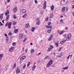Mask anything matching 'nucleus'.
Wrapping results in <instances>:
<instances>
[{"mask_svg": "<svg viewBox=\"0 0 74 74\" xmlns=\"http://www.w3.org/2000/svg\"><path fill=\"white\" fill-rule=\"evenodd\" d=\"M53 63V61L52 60H50L48 63L47 64V67H49L51 64H52Z\"/></svg>", "mask_w": 74, "mask_h": 74, "instance_id": "obj_1", "label": "nucleus"}, {"mask_svg": "<svg viewBox=\"0 0 74 74\" xmlns=\"http://www.w3.org/2000/svg\"><path fill=\"white\" fill-rule=\"evenodd\" d=\"M9 14V11L8 10L7 11V12H5V14L6 16V21H8V19L9 18V15L8 14Z\"/></svg>", "mask_w": 74, "mask_h": 74, "instance_id": "obj_2", "label": "nucleus"}, {"mask_svg": "<svg viewBox=\"0 0 74 74\" xmlns=\"http://www.w3.org/2000/svg\"><path fill=\"white\" fill-rule=\"evenodd\" d=\"M71 34H69L68 36L66 38V40L67 41H69V40L71 38Z\"/></svg>", "mask_w": 74, "mask_h": 74, "instance_id": "obj_3", "label": "nucleus"}, {"mask_svg": "<svg viewBox=\"0 0 74 74\" xmlns=\"http://www.w3.org/2000/svg\"><path fill=\"white\" fill-rule=\"evenodd\" d=\"M46 8H47V5H46V1H45L43 4V10L45 9Z\"/></svg>", "mask_w": 74, "mask_h": 74, "instance_id": "obj_4", "label": "nucleus"}, {"mask_svg": "<svg viewBox=\"0 0 74 74\" xmlns=\"http://www.w3.org/2000/svg\"><path fill=\"white\" fill-rule=\"evenodd\" d=\"M30 27V25H29V24L27 23L25 25V28H26V29H28Z\"/></svg>", "mask_w": 74, "mask_h": 74, "instance_id": "obj_5", "label": "nucleus"}, {"mask_svg": "<svg viewBox=\"0 0 74 74\" xmlns=\"http://www.w3.org/2000/svg\"><path fill=\"white\" fill-rule=\"evenodd\" d=\"M12 25V24L11 23L9 22L8 25V29H11V25Z\"/></svg>", "mask_w": 74, "mask_h": 74, "instance_id": "obj_6", "label": "nucleus"}, {"mask_svg": "<svg viewBox=\"0 0 74 74\" xmlns=\"http://www.w3.org/2000/svg\"><path fill=\"white\" fill-rule=\"evenodd\" d=\"M16 72L17 74L20 73V69L19 68H17L16 69Z\"/></svg>", "mask_w": 74, "mask_h": 74, "instance_id": "obj_7", "label": "nucleus"}, {"mask_svg": "<svg viewBox=\"0 0 74 74\" xmlns=\"http://www.w3.org/2000/svg\"><path fill=\"white\" fill-rule=\"evenodd\" d=\"M26 58V56H23L22 57V58H21L20 59L21 60H23L24 59H25Z\"/></svg>", "mask_w": 74, "mask_h": 74, "instance_id": "obj_8", "label": "nucleus"}, {"mask_svg": "<svg viewBox=\"0 0 74 74\" xmlns=\"http://www.w3.org/2000/svg\"><path fill=\"white\" fill-rule=\"evenodd\" d=\"M14 49V47H11V48L9 49V51L10 52H12Z\"/></svg>", "mask_w": 74, "mask_h": 74, "instance_id": "obj_9", "label": "nucleus"}, {"mask_svg": "<svg viewBox=\"0 0 74 74\" xmlns=\"http://www.w3.org/2000/svg\"><path fill=\"white\" fill-rule=\"evenodd\" d=\"M23 38V34H21L19 35V38H20V39H21V38Z\"/></svg>", "mask_w": 74, "mask_h": 74, "instance_id": "obj_10", "label": "nucleus"}, {"mask_svg": "<svg viewBox=\"0 0 74 74\" xmlns=\"http://www.w3.org/2000/svg\"><path fill=\"white\" fill-rule=\"evenodd\" d=\"M66 9V7H63L62 9H61L62 12H64L65 11V10Z\"/></svg>", "mask_w": 74, "mask_h": 74, "instance_id": "obj_11", "label": "nucleus"}, {"mask_svg": "<svg viewBox=\"0 0 74 74\" xmlns=\"http://www.w3.org/2000/svg\"><path fill=\"white\" fill-rule=\"evenodd\" d=\"M17 7H15L13 9V11L14 12H16V11H17Z\"/></svg>", "mask_w": 74, "mask_h": 74, "instance_id": "obj_12", "label": "nucleus"}, {"mask_svg": "<svg viewBox=\"0 0 74 74\" xmlns=\"http://www.w3.org/2000/svg\"><path fill=\"white\" fill-rule=\"evenodd\" d=\"M3 18V14H2L0 15V19H2Z\"/></svg>", "mask_w": 74, "mask_h": 74, "instance_id": "obj_13", "label": "nucleus"}, {"mask_svg": "<svg viewBox=\"0 0 74 74\" xmlns=\"http://www.w3.org/2000/svg\"><path fill=\"white\" fill-rule=\"evenodd\" d=\"M46 27L47 28H48V29H49V28L52 29V26L47 25L46 26Z\"/></svg>", "mask_w": 74, "mask_h": 74, "instance_id": "obj_14", "label": "nucleus"}, {"mask_svg": "<svg viewBox=\"0 0 74 74\" xmlns=\"http://www.w3.org/2000/svg\"><path fill=\"white\" fill-rule=\"evenodd\" d=\"M40 23H41V22L40 20H39V21H38L36 22V24L37 25H39L40 24Z\"/></svg>", "mask_w": 74, "mask_h": 74, "instance_id": "obj_15", "label": "nucleus"}, {"mask_svg": "<svg viewBox=\"0 0 74 74\" xmlns=\"http://www.w3.org/2000/svg\"><path fill=\"white\" fill-rule=\"evenodd\" d=\"M34 52V50L33 49H32L31 50V53L32 54H33Z\"/></svg>", "mask_w": 74, "mask_h": 74, "instance_id": "obj_16", "label": "nucleus"}, {"mask_svg": "<svg viewBox=\"0 0 74 74\" xmlns=\"http://www.w3.org/2000/svg\"><path fill=\"white\" fill-rule=\"evenodd\" d=\"M18 32V29H16L14 30V33H17Z\"/></svg>", "mask_w": 74, "mask_h": 74, "instance_id": "obj_17", "label": "nucleus"}, {"mask_svg": "<svg viewBox=\"0 0 74 74\" xmlns=\"http://www.w3.org/2000/svg\"><path fill=\"white\" fill-rule=\"evenodd\" d=\"M51 10H54V6L53 5H52V6L51 7Z\"/></svg>", "mask_w": 74, "mask_h": 74, "instance_id": "obj_18", "label": "nucleus"}, {"mask_svg": "<svg viewBox=\"0 0 74 74\" xmlns=\"http://www.w3.org/2000/svg\"><path fill=\"white\" fill-rule=\"evenodd\" d=\"M27 16V14L26 13L24 14V15L23 16V18H25V17H26Z\"/></svg>", "mask_w": 74, "mask_h": 74, "instance_id": "obj_19", "label": "nucleus"}, {"mask_svg": "<svg viewBox=\"0 0 74 74\" xmlns=\"http://www.w3.org/2000/svg\"><path fill=\"white\" fill-rule=\"evenodd\" d=\"M53 16V14H51L50 15V18H51Z\"/></svg>", "mask_w": 74, "mask_h": 74, "instance_id": "obj_20", "label": "nucleus"}, {"mask_svg": "<svg viewBox=\"0 0 74 74\" xmlns=\"http://www.w3.org/2000/svg\"><path fill=\"white\" fill-rule=\"evenodd\" d=\"M26 12V10H22V12L23 13H25Z\"/></svg>", "mask_w": 74, "mask_h": 74, "instance_id": "obj_21", "label": "nucleus"}, {"mask_svg": "<svg viewBox=\"0 0 74 74\" xmlns=\"http://www.w3.org/2000/svg\"><path fill=\"white\" fill-rule=\"evenodd\" d=\"M3 57V54H0V60L2 59V57Z\"/></svg>", "mask_w": 74, "mask_h": 74, "instance_id": "obj_22", "label": "nucleus"}, {"mask_svg": "<svg viewBox=\"0 0 74 74\" xmlns=\"http://www.w3.org/2000/svg\"><path fill=\"white\" fill-rule=\"evenodd\" d=\"M36 69V66L34 65L33 66L32 69V70H34V69Z\"/></svg>", "mask_w": 74, "mask_h": 74, "instance_id": "obj_23", "label": "nucleus"}, {"mask_svg": "<svg viewBox=\"0 0 74 74\" xmlns=\"http://www.w3.org/2000/svg\"><path fill=\"white\" fill-rule=\"evenodd\" d=\"M55 45L56 47H58V46L59 45V43H56Z\"/></svg>", "mask_w": 74, "mask_h": 74, "instance_id": "obj_24", "label": "nucleus"}, {"mask_svg": "<svg viewBox=\"0 0 74 74\" xmlns=\"http://www.w3.org/2000/svg\"><path fill=\"white\" fill-rule=\"evenodd\" d=\"M49 56H46V57L44 58V60H45L46 59H47V58H49Z\"/></svg>", "mask_w": 74, "mask_h": 74, "instance_id": "obj_25", "label": "nucleus"}, {"mask_svg": "<svg viewBox=\"0 0 74 74\" xmlns=\"http://www.w3.org/2000/svg\"><path fill=\"white\" fill-rule=\"evenodd\" d=\"M13 17L14 19H16V15H13Z\"/></svg>", "mask_w": 74, "mask_h": 74, "instance_id": "obj_26", "label": "nucleus"}, {"mask_svg": "<svg viewBox=\"0 0 74 74\" xmlns=\"http://www.w3.org/2000/svg\"><path fill=\"white\" fill-rule=\"evenodd\" d=\"M16 22L13 21L12 24L14 25H16Z\"/></svg>", "mask_w": 74, "mask_h": 74, "instance_id": "obj_27", "label": "nucleus"}, {"mask_svg": "<svg viewBox=\"0 0 74 74\" xmlns=\"http://www.w3.org/2000/svg\"><path fill=\"white\" fill-rule=\"evenodd\" d=\"M51 29H49L47 31V33H51Z\"/></svg>", "mask_w": 74, "mask_h": 74, "instance_id": "obj_28", "label": "nucleus"}, {"mask_svg": "<svg viewBox=\"0 0 74 74\" xmlns=\"http://www.w3.org/2000/svg\"><path fill=\"white\" fill-rule=\"evenodd\" d=\"M27 64V67H29V66H30V62H29Z\"/></svg>", "mask_w": 74, "mask_h": 74, "instance_id": "obj_29", "label": "nucleus"}, {"mask_svg": "<svg viewBox=\"0 0 74 74\" xmlns=\"http://www.w3.org/2000/svg\"><path fill=\"white\" fill-rule=\"evenodd\" d=\"M68 68H69V66H67V67H66L64 68L63 69H64V70H66L67 69H68Z\"/></svg>", "mask_w": 74, "mask_h": 74, "instance_id": "obj_30", "label": "nucleus"}, {"mask_svg": "<svg viewBox=\"0 0 74 74\" xmlns=\"http://www.w3.org/2000/svg\"><path fill=\"white\" fill-rule=\"evenodd\" d=\"M60 23H63V19H61L60 20Z\"/></svg>", "mask_w": 74, "mask_h": 74, "instance_id": "obj_31", "label": "nucleus"}, {"mask_svg": "<svg viewBox=\"0 0 74 74\" xmlns=\"http://www.w3.org/2000/svg\"><path fill=\"white\" fill-rule=\"evenodd\" d=\"M31 30L32 32H34V27H33L31 29Z\"/></svg>", "mask_w": 74, "mask_h": 74, "instance_id": "obj_32", "label": "nucleus"}, {"mask_svg": "<svg viewBox=\"0 0 74 74\" xmlns=\"http://www.w3.org/2000/svg\"><path fill=\"white\" fill-rule=\"evenodd\" d=\"M64 32V31H61L60 32V34H62Z\"/></svg>", "mask_w": 74, "mask_h": 74, "instance_id": "obj_33", "label": "nucleus"}, {"mask_svg": "<svg viewBox=\"0 0 74 74\" xmlns=\"http://www.w3.org/2000/svg\"><path fill=\"white\" fill-rule=\"evenodd\" d=\"M48 51L49 52L51 51V49L50 48H49L48 49Z\"/></svg>", "mask_w": 74, "mask_h": 74, "instance_id": "obj_34", "label": "nucleus"}, {"mask_svg": "<svg viewBox=\"0 0 74 74\" xmlns=\"http://www.w3.org/2000/svg\"><path fill=\"white\" fill-rule=\"evenodd\" d=\"M48 19H49V17H47L46 18V21H48Z\"/></svg>", "mask_w": 74, "mask_h": 74, "instance_id": "obj_35", "label": "nucleus"}, {"mask_svg": "<svg viewBox=\"0 0 74 74\" xmlns=\"http://www.w3.org/2000/svg\"><path fill=\"white\" fill-rule=\"evenodd\" d=\"M62 56V54H60V56H57V57L58 58H60V57H61Z\"/></svg>", "mask_w": 74, "mask_h": 74, "instance_id": "obj_36", "label": "nucleus"}, {"mask_svg": "<svg viewBox=\"0 0 74 74\" xmlns=\"http://www.w3.org/2000/svg\"><path fill=\"white\" fill-rule=\"evenodd\" d=\"M12 45H13V46H15V45H16V43H15V42H13L12 43Z\"/></svg>", "mask_w": 74, "mask_h": 74, "instance_id": "obj_37", "label": "nucleus"}, {"mask_svg": "<svg viewBox=\"0 0 74 74\" xmlns=\"http://www.w3.org/2000/svg\"><path fill=\"white\" fill-rule=\"evenodd\" d=\"M50 48L51 49H52V48H53V46L52 45L50 46Z\"/></svg>", "mask_w": 74, "mask_h": 74, "instance_id": "obj_38", "label": "nucleus"}, {"mask_svg": "<svg viewBox=\"0 0 74 74\" xmlns=\"http://www.w3.org/2000/svg\"><path fill=\"white\" fill-rule=\"evenodd\" d=\"M12 34V33H11V32H10L8 34V35L9 36H11V35Z\"/></svg>", "mask_w": 74, "mask_h": 74, "instance_id": "obj_39", "label": "nucleus"}, {"mask_svg": "<svg viewBox=\"0 0 74 74\" xmlns=\"http://www.w3.org/2000/svg\"><path fill=\"white\" fill-rule=\"evenodd\" d=\"M26 40H27V38H25L24 39V40L23 41V42H25V41Z\"/></svg>", "mask_w": 74, "mask_h": 74, "instance_id": "obj_40", "label": "nucleus"}, {"mask_svg": "<svg viewBox=\"0 0 74 74\" xmlns=\"http://www.w3.org/2000/svg\"><path fill=\"white\" fill-rule=\"evenodd\" d=\"M23 69H25V68H26V64H25L23 66Z\"/></svg>", "mask_w": 74, "mask_h": 74, "instance_id": "obj_41", "label": "nucleus"}, {"mask_svg": "<svg viewBox=\"0 0 74 74\" xmlns=\"http://www.w3.org/2000/svg\"><path fill=\"white\" fill-rule=\"evenodd\" d=\"M52 38H51L50 37V38H49L48 40L49 41H50L51 40H52Z\"/></svg>", "mask_w": 74, "mask_h": 74, "instance_id": "obj_42", "label": "nucleus"}, {"mask_svg": "<svg viewBox=\"0 0 74 74\" xmlns=\"http://www.w3.org/2000/svg\"><path fill=\"white\" fill-rule=\"evenodd\" d=\"M70 56H71H71H71V55H69V56L68 57H67V59H69V58H70Z\"/></svg>", "mask_w": 74, "mask_h": 74, "instance_id": "obj_43", "label": "nucleus"}, {"mask_svg": "<svg viewBox=\"0 0 74 74\" xmlns=\"http://www.w3.org/2000/svg\"><path fill=\"white\" fill-rule=\"evenodd\" d=\"M66 41V40H64L62 42H63L64 43V42Z\"/></svg>", "mask_w": 74, "mask_h": 74, "instance_id": "obj_44", "label": "nucleus"}, {"mask_svg": "<svg viewBox=\"0 0 74 74\" xmlns=\"http://www.w3.org/2000/svg\"><path fill=\"white\" fill-rule=\"evenodd\" d=\"M51 23L50 22H49L48 23V25H51Z\"/></svg>", "mask_w": 74, "mask_h": 74, "instance_id": "obj_45", "label": "nucleus"}, {"mask_svg": "<svg viewBox=\"0 0 74 74\" xmlns=\"http://www.w3.org/2000/svg\"><path fill=\"white\" fill-rule=\"evenodd\" d=\"M69 9V8H68V7H66V11H68V10Z\"/></svg>", "mask_w": 74, "mask_h": 74, "instance_id": "obj_46", "label": "nucleus"}, {"mask_svg": "<svg viewBox=\"0 0 74 74\" xmlns=\"http://www.w3.org/2000/svg\"><path fill=\"white\" fill-rule=\"evenodd\" d=\"M62 49V47H60L59 49V51H60V50H61V49Z\"/></svg>", "mask_w": 74, "mask_h": 74, "instance_id": "obj_47", "label": "nucleus"}, {"mask_svg": "<svg viewBox=\"0 0 74 74\" xmlns=\"http://www.w3.org/2000/svg\"><path fill=\"white\" fill-rule=\"evenodd\" d=\"M39 21V19L38 18H37L36 19V21Z\"/></svg>", "mask_w": 74, "mask_h": 74, "instance_id": "obj_48", "label": "nucleus"}, {"mask_svg": "<svg viewBox=\"0 0 74 74\" xmlns=\"http://www.w3.org/2000/svg\"><path fill=\"white\" fill-rule=\"evenodd\" d=\"M6 40H7V41H8V40H9L8 37H7L6 38Z\"/></svg>", "mask_w": 74, "mask_h": 74, "instance_id": "obj_49", "label": "nucleus"}, {"mask_svg": "<svg viewBox=\"0 0 74 74\" xmlns=\"http://www.w3.org/2000/svg\"><path fill=\"white\" fill-rule=\"evenodd\" d=\"M0 25L1 26H2V25H3V24L2 23H1V22H0Z\"/></svg>", "mask_w": 74, "mask_h": 74, "instance_id": "obj_50", "label": "nucleus"}, {"mask_svg": "<svg viewBox=\"0 0 74 74\" xmlns=\"http://www.w3.org/2000/svg\"><path fill=\"white\" fill-rule=\"evenodd\" d=\"M60 43L61 44H63V43H64L63 42V41H62L60 42Z\"/></svg>", "mask_w": 74, "mask_h": 74, "instance_id": "obj_51", "label": "nucleus"}, {"mask_svg": "<svg viewBox=\"0 0 74 74\" xmlns=\"http://www.w3.org/2000/svg\"><path fill=\"white\" fill-rule=\"evenodd\" d=\"M5 36L6 37H7V34H4Z\"/></svg>", "mask_w": 74, "mask_h": 74, "instance_id": "obj_52", "label": "nucleus"}, {"mask_svg": "<svg viewBox=\"0 0 74 74\" xmlns=\"http://www.w3.org/2000/svg\"><path fill=\"white\" fill-rule=\"evenodd\" d=\"M52 37H53V35H52V34H51V36H50V38H52Z\"/></svg>", "mask_w": 74, "mask_h": 74, "instance_id": "obj_53", "label": "nucleus"}, {"mask_svg": "<svg viewBox=\"0 0 74 74\" xmlns=\"http://www.w3.org/2000/svg\"><path fill=\"white\" fill-rule=\"evenodd\" d=\"M15 67H16V64H15L14 65V68H15Z\"/></svg>", "mask_w": 74, "mask_h": 74, "instance_id": "obj_54", "label": "nucleus"}, {"mask_svg": "<svg viewBox=\"0 0 74 74\" xmlns=\"http://www.w3.org/2000/svg\"><path fill=\"white\" fill-rule=\"evenodd\" d=\"M67 35H66V34H65V35H64L63 36L64 37H66V36Z\"/></svg>", "mask_w": 74, "mask_h": 74, "instance_id": "obj_55", "label": "nucleus"}, {"mask_svg": "<svg viewBox=\"0 0 74 74\" xmlns=\"http://www.w3.org/2000/svg\"><path fill=\"white\" fill-rule=\"evenodd\" d=\"M2 23H4V20H3L2 21Z\"/></svg>", "mask_w": 74, "mask_h": 74, "instance_id": "obj_56", "label": "nucleus"}, {"mask_svg": "<svg viewBox=\"0 0 74 74\" xmlns=\"http://www.w3.org/2000/svg\"><path fill=\"white\" fill-rule=\"evenodd\" d=\"M10 0H7V2L8 3H9V2L10 1Z\"/></svg>", "mask_w": 74, "mask_h": 74, "instance_id": "obj_57", "label": "nucleus"}, {"mask_svg": "<svg viewBox=\"0 0 74 74\" xmlns=\"http://www.w3.org/2000/svg\"><path fill=\"white\" fill-rule=\"evenodd\" d=\"M35 3H37V1H36V0H35Z\"/></svg>", "mask_w": 74, "mask_h": 74, "instance_id": "obj_58", "label": "nucleus"}, {"mask_svg": "<svg viewBox=\"0 0 74 74\" xmlns=\"http://www.w3.org/2000/svg\"><path fill=\"white\" fill-rule=\"evenodd\" d=\"M68 29V27H65V29L66 30H67V29Z\"/></svg>", "mask_w": 74, "mask_h": 74, "instance_id": "obj_59", "label": "nucleus"}, {"mask_svg": "<svg viewBox=\"0 0 74 74\" xmlns=\"http://www.w3.org/2000/svg\"><path fill=\"white\" fill-rule=\"evenodd\" d=\"M8 23H7L5 25V26L6 27V26H8Z\"/></svg>", "mask_w": 74, "mask_h": 74, "instance_id": "obj_60", "label": "nucleus"}, {"mask_svg": "<svg viewBox=\"0 0 74 74\" xmlns=\"http://www.w3.org/2000/svg\"><path fill=\"white\" fill-rule=\"evenodd\" d=\"M72 15L73 16H74V12H73L72 13Z\"/></svg>", "mask_w": 74, "mask_h": 74, "instance_id": "obj_61", "label": "nucleus"}, {"mask_svg": "<svg viewBox=\"0 0 74 74\" xmlns=\"http://www.w3.org/2000/svg\"><path fill=\"white\" fill-rule=\"evenodd\" d=\"M72 8H74V5H72Z\"/></svg>", "mask_w": 74, "mask_h": 74, "instance_id": "obj_62", "label": "nucleus"}, {"mask_svg": "<svg viewBox=\"0 0 74 74\" xmlns=\"http://www.w3.org/2000/svg\"><path fill=\"white\" fill-rule=\"evenodd\" d=\"M71 2H74V0H71Z\"/></svg>", "mask_w": 74, "mask_h": 74, "instance_id": "obj_63", "label": "nucleus"}, {"mask_svg": "<svg viewBox=\"0 0 74 74\" xmlns=\"http://www.w3.org/2000/svg\"><path fill=\"white\" fill-rule=\"evenodd\" d=\"M63 16H60V18H63Z\"/></svg>", "mask_w": 74, "mask_h": 74, "instance_id": "obj_64", "label": "nucleus"}]
</instances>
